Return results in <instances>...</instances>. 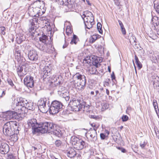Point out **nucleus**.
Listing matches in <instances>:
<instances>
[{
	"instance_id": "nucleus-1",
	"label": "nucleus",
	"mask_w": 159,
	"mask_h": 159,
	"mask_svg": "<svg viewBox=\"0 0 159 159\" xmlns=\"http://www.w3.org/2000/svg\"><path fill=\"white\" fill-rule=\"evenodd\" d=\"M39 132L42 134L50 133L58 137L61 136V131L56 125L52 123L48 122H41Z\"/></svg>"
},
{
	"instance_id": "nucleus-2",
	"label": "nucleus",
	"mask_w": 159,
	"mask_h": 159,
	"mask_svg": "<svg viewBox=\"0 0 159 159\" xmlns=\"http://www.w3.org/2000/svg\"><path fill=\"white\" fill-rule=\"evenodd\" d=\"M83 19L85 28L89 29L94 24V18L92 13L88 11H84L81 16Z\"/></svg>"
},
{
	"instance_id": "nucleus-3",
	"label": "nucleus",
	"mask_w": 159,
	"mask_h": 159,
	"mask_svg": "<svg viewBox=\"0 0 159 159\" xmlns=\"http://www.w3.org/2000/svg\"><path fill=\"white\" fill-rule=\"evenodd\" d=\"M69 106H70L71 110L73 111H79L82 109L84 111L85 109L89 108V106L85 107L83 105H82L80 100L73 99L70 100L69 104Z\"/></svg>"
},
{
	"instance_id": "nucleus-4",
	"label": "nucleus",
	"mask_w": 159,
	"mask_h": 159,
	"mask_svg": "<svg viewBox=\"0 0 159 159\" xmlns=\"http://www.w3.org/2000/svg\"><path fill=\"white\" fill-rule=\"evenodd\" d=\"M62 107L63 105L61 102L57 100L53 101L49 108L50 113L52 115L57 114L62 110Z\"/></svg>"
},
{
	"instance_id": "nucleus-5",
	"label": "nucleus",
	"mask_w": 159,
	"mask_h": 159,
	"mask_svg": "<svg viewBox=\"0 0 159 159\" xmlns=\"http://www.w3.org/2000/svg\"><path fill=\"white\" fill-rule=\"evenodd\" d=\"M49 102L48 99L46 98H41L38 101L37 105L38 108L43 113H46L48 111V108L46 106V103Z\"/></svg>"
},
{
	"instance_id": "nucleus-6",
	"label": "nucleus",
	"mask_w": 159,
	"mask_h": 159,
	"mask_svg": "<svg viewBox=\"0 0 159 159\" xmlns=\"http://www.w3.org/2000/svg\"><path fill=\"white\" fill-rule=\"evenodd\" d=\"M44 2L43 1H37L34 2L33 6L34 14L37 15L35 17H38L43 13V11H42L41 8L44 6Z\"/></svg>"
},
{
	"instance_id": "nucleus-7",
	"label": "nucleus",
	"mask_w": 159,
	"mask_h": 159,
	"mask_svg": "<svg viewBox=\"0 0 159 159\" xmlns=\"http://www.w3.org/2000/svg\"><path fill=\"white\" fill-rule=\"evenodd\" d=\"M2 116L3 121L17 119L19 118L16 112L11 111H7L3 113Z\"/></svg>"
},
{
	"instance_id": "nucleus-8",
	"label": "nucleus",
	"mask_w": 159,
	"mask_h": 159,
	"mask_svg": "<svg viewBox=\"0 0 159 159\" xmlns=\"http://www.w3.org/2000/svg\"><path fill=\"white\" fill-rule=\"evenodd\" d=\"M28 126L35 131L39 132V129H40L41 123H38L35 119H32L29 120L28 121Z\"/></svg>"
},
{
	"instance_id": "nucleus-9",
	"label": "nucleus",
	"mask_w": 159,
	"mask_h": 159,
	"mask_svg": "<svg viewBox=\"0 0 159 159\" xmlns=\"http://www.w3.org/2000/svg\"><path fill=\"white\" fill-rule=\"evenodd\" d=\"M72 143L74 145V147L78 150H81L84 147L85 143L82 140L77 138H74L72 139Z\"/></svg>"
},
{
	"instance_id": "nucleus-10",
	"label": "nucleus",
	"mask_w": 159,
	"mask_h": 159,
	"mask_svg": "<svg viewBox=\"0 0 159 159\" xmlns=\"http://www.w3.org/2000/svg\"><path fill=\"white\" fill-rule=\"evenodd\" d=\"M16 59L19 65L24 66L26 61L25 59L22 56L21 54V51L16 48L15 50Z\"/></svg>"
},
{
	"instance_id": "nucleus-11",
	"label": "nucleus",
	"mask_w": 159,
	"mask_h": 159,
	"mask_svg": "<svg viewBox=\"0 0 159 159\" xmlns=\"http://www.w3.org/2000/svg\"><path fill=\"white\" fill-rule=\"evenodd\" d=\"M29 22V26H30V31L34 33L36 30V28L39 27L38 19L37 18H33L30 20Z\"/></svg>"
},
{
	"instance_id": "nucleus-12",
	"label": "nucleus",
	"mask_w": 159,
	"mask_h": 159,
	"mask_svg": "<svg viewBox=\"0 0 159 159\" xmlns=\"http://www.w3.org/2000/svg\"><path fill=\"white\" fill-rule=\"evenodd\" d=\"M3 132L6 135L9 136L13 133L11 128L10 122H7L4 124L3 128Z\"/></svg>"
},
{
	"instance_id": "nucleus-13",
	"label": "nucleus",
	"mask_w": 159,
	"mask_h": 159,
	"mask_svg": "<svg viewBox=\"0 0 159 159\" xmlns=\"http://www.w3.org/2000/svg\"><path fill=\"white\" fill-rule=\"evenodd\" d=\"M72 84L74 85L75 87L80 90H83L85 86L86 80L80 81H72L71 82Z\"/></svg>"
},
{
	"instance_id": "nucleus-14",
	"label": "nucleus",
	"mask_w": 159,
	"mask_h": 159,
	"mask_svg": "<svg viewBox=\"0 0 159 159\" xmlns=\"http://www.w3.org/2000/svg\"><path fill=\"white\" fill-rule=\"evenodd\" d=\"M24 83L27 87L32 88L34 86L33 78L30 75H27L24 80Z\"/></svg>"
},
{
	"instance_id": "nucleus-15",
	"label": "nucleus",
	"mask_w": 159,
	"mask_h": 159,
	"mask_svg": "<svg viewBox=\"0 0 159 159\" xmlns=\"http://www.w3.org/2000/svg\"><path fill=\"white\" fill-rule=\"evenodd\" d=\"M28 57L30 60L36 61L38 58L37 52L34 50L30 51L28 53Z\"/></svg>"
},
{
	"instance_id": "nucleus-16",
	"label": "nucleus",
	"mask_w": 159,
	"mask_h": 159,
	"mask_svg": "<svg viewBox=\"0 0 159 159\" xmlns=\"http://www.w3.org/2000/svg\"><path fill=\"white\" fill-rule=\"evenodd\" d=\"M37 47L40 50L47 53H50L52 52L51 50L48 48V45L45 43L39 44L37 45Z\"/></svg>"
},
{
	"instance_id": "nucleus-17",
	"label": "nucleus",
	"mask_w": 159,
	"mask_h": 159,
	"mask_svg": "<svg viewBox=\"0 0 159 159\" xmlns=\"http://www.w3.org/2000/svg\"><path fill=\"white\" fill-rule=\"evenodd\" d=\"M9 145L7 143H2L0 147V152L2 154H7L9 152Z\"/></svg>"
},
{
	"instance_id": "nucleus-18",
	"label": "nucleus",
	"mask_w": 159,
	"mask_h": 159,
	"mask_svg": "<svg viewBox=\"0 0 159 159\" xmlns=\"http://www.w3.org/2000/svg\"><path fill=\"white\" fill-rule=\"evenodd\" d=\"M86 80L85 76L81 75L79 73H76L73 76V80L72 81H80Z\"/></svg>"
},
{
	"instance_id": "nucleus-19",
	"label": "nucleus",
	"mask_w": 159,
	"mask_h": 159,
	"mask_svg": "<svg viewBox=\"0 0 159 159\" xmlns=\"http://www.w3.org/2000/svg\"><path fill=\"white\" fill-rule=\"evenodd\" d=\"M68 157L71 158L75 157L76 155V151L72 148L69 149L65 152Z\"/></svg>"
},
{
	"instance_id": "nucleus-20",
	"label": "nucleus",
	"mask_w": 159,
	"mask_h": 159,
	"mask_svg": "<svg viewBox=\"0 0 159 159\" xmlns=\"http://www.w3.org/2000/svg\"><path fill=\"white\" fill-rule=\"evenodd\" d=\"M151 23L154 25V29L157 30L159 28V17L156 16L153 17Z\"/></svg>"
},
{
	"instance_id": "nucleus-21",
	"label": "nucleus",
	"mask_w": 159,
	"mask_h": 159,
	"mask_svg": "<svg viewBox=\"0 0 159 159\" xmlns=\"http://www.w3.org/2000/svg\"><path fill=\"white\" fill-rule=\"evenodd\" d=\"M17 101V103H16L17 106H20L25 107L26 105L28 103L27 100L23 98H20Z\"/></svg>"
},
{
	"instance_id": "nucleus-22",
	"label": "nucleus",
	"mask_w": 159,
	"mask_h": 159,
	"mask_svg": "<svg viewBox=\"0 0 159 159\" xmlns=\"http://www.w3.org/2000/svg\"><path fill=\"white\" fill-rule=\"evenodd\" d=\"M17 72L18 75L20 77L24 76L26 74V72L23 70V68L22 66H19L17 69Z\"/></svg>"
},
{
	"instance_id": "nucleus-23",
	"label": "nucleus",
	"mask_w": 159,
	"mask_h": 159,
	"mask_svg": "<svg viewBox=\"0 0 159 159\" xmlns=\"http://www.w3.org/2000/svg\"><path fill=\"white\" fill-rule=\"evenodd\" d=\"M25 36L21 34H18L16 39L17 43L18 44L21 43L22 41H25Z\"/></svg>"
},
{
	"instance_id": "nucleus-24",
	"label": "nucleus",
	"mask_w": 159,
	"mask_h": 159,
	"mask_svg": "<svg viewBox=\"0 0 159 159\" xmlns=\"http://www.w3.org/2000/svg\"><path fill=\"white\" fill-rule=\"evenodd\" d=\"M64 5L66 6L69 8L73 7L74 2L73 0H63Z\"/></svg>"
},
{
	"instance_id": "nucleus-25",
	"label": "nucleus",
	"mask_w": 159,
	"mask_h": 159,
	"mask_svg": "<svg viewBox=\"0 0 159 159\" xmlns=\"http://www.w3.org/2000/svg\"><path fill=\"white\" fill-rule=\"evenodd\" d=\"M14 132L15 133L14 134L12 133L11 135L9 136L13 141H16L18 138L17 136V134L19 133L18 129H17Z\"/></svg>"
},
{
	"instance_id": "nucleus-26",
	"label": "nucleus",
	"mask_w": 159,
	"mask_h": 159,
	"mask_svg": "<svg viewBox=\"0 0 159 159\" xmlns=\"http://www.w3.org/2000/svg\"><path fill=\"white\" fill-rule=\"evenodd\" d=\"M90 136L93 140H96L97 139L96 130L95 129H93L91 131L90 133Z\"/></svg>"
},
{
	"instance_id": "nucleus-27",
	"label": "nucleus",
	"mask_w": 159,
	"mask_h": 159,
	"mask_svg": "<svg viewBox=\"0 0 159 159\" xmlns=\"http://www.w3.org/2000/svg\"><path fill=\"white\" fill-rule=\"evenodd\" d=\"M35 105H34L33 102H30L29 103L28 102V103L26 105L25 108L29 110L33 111L35 109Z\"/></svg>"
},
{
	"instance_id": "nucleus-28",
	"label": "nucleus",
	"mask_w": 159,
	"mask_h": 159,
	"mask_svg": "<svg viewBox=\"0 0 159 159\" xmlns=\"http://www.w3.org/2000/svg\"><path fill=\"white\" fill-rule=\"evenodd\" d=\"M60 75H53L52 77V83L55 82H57V84H59L60 81L59 80Z\"/></svg>"
},
{
	"instance_id": "nucleus-29",
	"label": "nucleus",
	"mask_w": 159,
	"mask_h": 159,
	"mask_svg": "<svg viewBox=\"0 0 159 159\" xmlns=\"http://www.w3.org/2000/svg\"><path fill=\"white\" fill-rule=\"evenodd\" d=\"M100 62V60L99 58L95 59L94 58L93 60L92 64L96 67L98 68L100 66L99 63Z\"/></svg>"
},
{
	"instance_id": "nucleus-30",
	"label": "nucleus",
	"mask_w": 159,
	"mask_h": 159,
	"mask_svg": "<svg viewBox=\"0 0 159 159\" xmlns=\"http://www.w3.org/2000/svg\"><path fill=\"white\" fill-rule=\"evenodd\" d=\"M28 13L29 15L31 16L35 17L37 16V15L34 14L33 7H30L28 8Z\"/></svg>"
},
{
	"instance_id": "nucleus-31",
	"label": "nucleus",
	"mask_w": 159,
	"mask_h": 159,
	"mask_svg": "<svg viewBox=\"0 0 159 159\" xmlns=\"http://www.w3.org/2000/svg\"><path fill=\"white\" fill-rule=\"evenodd\" d=\"M88 71L89 73L91 74H95L97 71L96 68L92 66H90L89 68Z\"/></svg>"
},
{
	"instance_id": "nucleus-32",
	"label": "nucleus",
	"mask_w": 159,
	"mask_h": 159,
	"mask_svg": "<svg viewBox=\"0 0 159 159\" xmlns=\"http://www.w3.org/2000/svg\"><path fill=\"white\" fill-rule=\"evenodd\" d=\"M39 39L40 41L42 42V43H45L48 39V36L43 34L42 36L39 38Z\"/></svg>"
},
{
	"instance_id": "nucleus-33",
	"label": "nucleus",
	"mask_w": 159,
	"mask_h": 159,
	"mask_svg": "<svg viewBox=\"0 0 159 159\" xmlns=\"http://www.w3.org/2000/svg\"><path fill=\"white\" fill-rule=\"evenodd\" d=\"M79 41V39L77 36L75 35L74 34L73 37L70 42L71 44H76L77 42Z\"/></svg>"
},
{
	"instance_id": "nucleus-34",
	"label": "nucleus",
	"mask_w": 159,
	"mask_h": 159,
	"mask_svg": "<svg viewBox=\"0 0 159 159\" xmlns=\"http://www.w3.org/2000/svg\"><path fill=\"white\" fill-rule=\"evenodd\" d=\"M153 85L154 88L159 87V78L157 76L153 81Z\"/></svg>"
},
{
	"instance_id": "nucleus-35",
	"label": "nucleus",
	"mask_w": 159,
	"mask_h": 159,
	"mask_svg": "<svg viewBox=\"0 0 159 159\" xmlns=\"http://www.w3.org/2000/svg\"><path fill=\"white\" fill-rule=\"evenodd\" d=\"M97 39L96 35H93L91 36L89 39V42L90 43H94Z\"/></svg>"
},
{
	"instance_id": "nucleus-36",
	"label": "nucleus",
	"mask_w": 159,
	"mask_h": 159,
	"mask_svg": "<svg viewBox=\"0 0 159 159\" xmlns=\"http://www.w3.org/2000/svg\"><path fill=\"white\" fill-rule=\"evenodd\" d=\"M69 94L68 92L65 93L63 94H62L61 96L63 98L65 99V100L66 101H68L70 99Z\"/></svg>"
},
{
	"instance_id": "nucleus-37",
	"label": "nucleus",
	"mask_w": 159,
	"mask_h": 159,
	"mask_svg": "<svg viewBox=\"0 0 159 159\" xmlns=\"http://www.w3.org/2000/svg\"><path fill=\"white\" fill-rule=\"evenodd\" d=\"M102 25L101 23L99 22L98 23L97 25V28L100 34H102Z\"/></svg>"
},
{
	"instance_id": "nucleus-38",
	"label": "nucleus",
	"mask_w": 159,
	"mask_h": 159,
	"mask_svg": "<svg viewBox=\"0 0 159 159\" xmlns=\"http://www.w3.org/2000/svg\"><path fill=\"white\" fill-rule=\"evenodd\" d=\"M72 32V30H71L70 27L67 26L66 30V32L67 35L71 34Z\"/></svg>"
},
{
	"instance_id": "nucleus-39",
	"label": "nucleus",
	"mask_w": 159,
	"mask_h": 159,
	"mask_svg": "<svg viewBox=\"0 0 159 159\" xmlns=\"http://www.w3.org/2000/svg\"><path fill=\"white\" fill-rule=\"evenodd\" d=\"M153 105L154 107L155 111H156V113H157V109L158 108L157 103V101L156 100H153Z\"/></svg>"
},
{
	"instance_id": "nucleus-40",
	"label": "nucleus",
	"mask_w": 159,
	"mask_h": 159,
	"mask_svg": "<svg viewBox=\"0 0 159 159\" xmlns=\"http://www.w3.org/2000/svg\"><path fill=\"white\" fill-rule=\"evenodd\" d=\"M41 148V146L39 144L35 145V146L32 147V150L33 149L34 151H35L36 150L39 149Z\"/></svg>"
},
{
	"instance_id": "nucleus-41",
	"label": "nucleus",
	"mask_w": 159,
	"mask_h": 159,
	"mask_svg": "<svg viewBox=\"0 0 159 159\" xmlns=\"http://www.w3.org/2000/svg\"><path fill=\"white\" fill-rule=\"evenodd\" d=\"M102 107L101 109L102 111H103L108 108L109 106L107 103H105L102 105Z\"/></svg>"
},
{
	"instance_id": "nucleus-42",
	"label": "nucleus",
	"mask_w": 159,
	"mask_h": 159,
	"mask_svg": "<svg viewBox=\"0 0 159 159\" xmlns=\"http://www.w3.org/2000/svg\"><path fill=\"white\" fill-rule=\"evenodd\" d=\"M58 94L61 96L62 95V94H63L65 93H67V91L66 89H65L64 90H63L61 91H58Z\"/></svg>"
},
{
	"instance_id": "nucleus-43",
	"label": "nucleus",
	"mask_w": 159,
	"mask_h": 159,
	"mask_svg": "<svg viewBox=\"0 0 159 159\" xmlns=\"http://www.w3.org/2000/svg\"><path fill=\"white\" fill-rule=\"evenodd\" d=\"M62 143L59 140H57L55 143V144L57 147H59Z\"/></svg>"
},
{
	"instance_id": "nucleus-44",
	"label": "nucleus",
	"mask_w": 159,
	"mask_h": 159,
	"mask_svg": "<svg viewBox=\"0 0 159 159\" xmlns=\"http://www.w3.org/2000/svg\"><path fill=\"white\" fill-rule=\"evenodd\" d=\"M123 121H127L128 119V117L126 115H123L121 118Z\"/></svg>"
},
{
	"instance_id": "nucleus-45",
	"label": "nucleus",
	"mask_w": 159,
	"mask_h": 159,
	"mask_svg": "<svg viewBox=\"0 0 159 159\" xmlns=\"http://www.w3.org/2000/svg\"><path fill=\"white\" fill-rule=\"evenodd\" d=\"M8 84L11 86L12 87L14 85L12 80L10 79H8L7 80Z\"/></svg>"
},
{
	"instance_id": "nucleus-46",
	"label": "nucleus",
	"mask_w": 159,
	"mask_h": 159,
	"mask_svg": "<svg viewBox=\"0 0 159 159\" xmlns=\"http://www.w3.org/2000/svg\"><path fill=\"white\" fill-rule=\"evenodd\" d=\"M130 42L132 43H136V39L134 36H132L129 39Z\"/></svg>"
},
{
	"instance_id": "nucleus-47",
	"label": "nucleus",
	"mask_w": 159,
	"mask_h": 159,
	"mask_svg": "<svg viewBox=\"0 0 159 159\" xmlns=\"http://www.w3.org/2000/svg\"><path fill=\"white\" fill-rule=\"evenodd\" d=\"M84 62L89 64L91 62V60L88 57L85 58L84 60Z\"/></svg>"
},
{
	"instance_id": "nucleus-48",
	"label": "nucleus",
	"mask_w": 159,
	"mask_h": 159,
	"mask_svg": "<svg viewBox=\"0 0 159 159\" xmlns=\"http://www.w3.org/2000/svg\"><path fill=\"white\" fill-rule=\"evenodd\" d=\"M111 79L112 80L113 82L115 84H116L115 82L114 81H115V74L114 72H113L111 75Z\"/></svg>"
},
{
	"instance_id": "nucleus-49",
	"label": "nucleus",
	"mask_w": 159,
	"mask_h": 159,
	"mask_svg": "<svg viewBox=\"0 0 159 159\" xmlns=\"http://www.w3.org/2000/svg\"><path fill=\"white\" fill-rule=\"evenodd\" d=\"M154 7L157 12L159 14V2L157 3L156 6H155L154 4Z\"/></svg>"
},
{
	"instance_id": "nucleus-50",
	"label": "nucleus",
	"mask_w": 159,
	"mask_h": 159,
	"mask_svg": "<svg viewBox=\"0 0 159 159\" xmlns=\"http://www.w3.org/2000/svg\"><path fill=\"white\" fill-rule=\"evenodd\" d=\"M50 69L47 67H46V72H45V74L46 75H49L50 74Z\"/></svg>"
},
{
	"instance_id": "nucleus-51",
	"label": "nucleus",
	"mask_w": 159,
	"mask_h": 159,
	"mask_svg": "<svg viewBox=\"0 0 159 159\" xmlns=\"http://www.w3.org/2000/svg\"><path fill=\"white\" fill-rule=\"evenodd\" d=\"M0 30L1 31V34H2L4 35L5 34V28L4 27H0Z\"/></svg>"
},
{
	"instance_id": "nucleus-52",
	"label": "nucleus",
	"mask_w": 159,
	"mask_h": 159,
	"mask_svg": "<svg viewBox=\"0 0 159 159\" xmlns=\"http://www.w3.org/2000/svg\"><path fill=\"white\" fill-rule=\"evenodd\" d=\"M146 145V143L144 141L142 142L141 141L140 143V146L142 148H143Z\"/></svg>"
},
{
	"instance_id": "nucleus-53",
	"label": "nucleus",
	"mask_w": 159,
	"mask_h": 159,
	"mask_svg": "<svg viewBox=\"0 0 159 159\" xmlns=\"http://www.w3.org/2000/svg\"><path fill=\"white\" fill-rule=\"evenodd\" d=\"M136 63L138 67V69L140 70L142 67V64L139 61L136 62Z\"/></svg>"
},
{
	"instance_id": "nucleus-54",
	"label": "nucleus",
	"mask_w": 159,
	"mask_h": 159,
	"mask_svg": "<svg viewBox=\"0 0 159 159\" xmlns=\"http://www.w3.org/2000/svg\"><path fill=\"white\" fill-rule=\"evenodd\" d=\"M121 30L123 35H125L126 34V30L124 27L121 28Z\"/></svg>"
},
{
	"instance_id": "nucleus-55",
	"label": "nucleus",
	"mask_w": 159,
	"mask_h": 159,
	"mask_svg": "<svg viewBox=\"0 0 159 159\" xmlns=\"http://www.w3.org/2000/svg\"><path fill=\"white\" fill-rule=\"evenodd\" d=\"M56 1L58 2V3L61 5H64V1L63 0H56Z\"/></svg>"
},
{
	"instance_id": "nucleus-56",
	"label": "nucleus",
	"mask_w": 159,
	"mask_h": 159,
	"mask_svg": "<svg viewBox=\"0 0 159 159\" xmlns=\"http://www.w3.org/2000/svg\"><path fill=\"white\" fill-rule=\"evenodd\" d=\"M90 118L93 119H97L99 118V116H96L94 115H91L90 116Z\"/></svg>"
},
{
	"instance_id": "nucleus-57",
	"label": "nucleus",
	"mask_w": 159,
	"mask_h": 159,
	"mask_svg": "<svg viewBox=\"0 0 159 159\" xmlns=\"http://www.w3.org/2000/svg\"><path fill=\"white\" fill-rule=\"evenodd\" d=\"M100 137L101 139H105V136L103 133H101L100 134Z\"/></svg>"
},
{
	"instance_id": "nucleus-58",
	"label": "nucleus",
	"mask_w": 159,
	"mask_h": 159,
	"mask_svg": "<svg viewBox=\"0 0 159 159\" xmlns=\"http://www.w3.org/2000/svg\"><path fill=\"white\" fill-rule=\"evenodd\" d=\"M118 22L119 24L120 27V28H122V27H124V25H123L122 22L120 20H118Z\"/></svg>"
},
{
	"instance_id": "nucleus-59",
	"label": "nucleus",
	"mask_w": 159,
	"mask_h": 159,
	"mask_svg": "<svg viewBox=\"0 0 159 159\" xmlns=\"http://www.w3.org/2000/svg\"><path fill=\"white\" fill-rule=\"evenodd\" d=\"M5 91H2V94L1 95H0V98L3 97L5 95Z\"/></svg>"
},
{
	"instance_id": "nucleus-60",
	"label": "nucleus",
	"mask_w": 159,
	"mask_h": 159,
	"mask_svg": "<svg viewBox=\"0 0 159 159\" xmlns=\"http://www.w3.org/2000/svg\"><path fill=\"white\" fill-rule=\"evenodd\" d=\"M7 159H15V158L12 155H10L8 156Z\"/></svg>"
},
{
	"instance_id": "nucleus-61",
	"label": "nucleus",
	"mask_w": 159,
	"mask_h": 159,
	"mask_svg": "<svg viewBox=\"0 0 159 159\" xmlns=\"http://www.w3.org/2000/svg\"><path fill=\"white\" fill-rule=\"evenodd\" d=\"M65 89V87L63 86H59L58 89V91H62L63 90H64Z\"/></svg>"
},
{
	"instance_id": "nucleus-62",
	"label": "nucleus",
	"mask_w": 159,
	"mask_h": 159,
	"mask_svg": "<svg viewBox=\"0 0 159 159\" xmlns=\"http://www.w3.org/2000/svg\"><path fill=\"white\" fill-rule=\"evenodd\" d=\"M135 60V63L139 61V59L137 56L135 55L134 56Z\"/></svg>"
},
{
	"instance_id": "nucleus-63",
	"label": "nucleus",
	"mask_w": 159,
	"mask_h": 159,
	"mask_svg": "<svg viewBox=\"0 0 159 159\" xmlns=\"http://www.w3.org/2000/svg\"><path fill=\"white\" fill-rule=\"evenodd\" d=\"M68 45V43L65 42L63 46V48H64L67 47Z\"/></svg>"
},
{
	"instance_id": "nucleus-64",
	"label": "nucleus",
	"mask_w": 159,
	"mask_h": 159,
	"mask_svg": "<svg viewBox=\"0 0 159 159\" xmlns=\"http://www.w3.org/2000/svg\"><path fill=\"white\" fill-rule=\"evenodd\" d=\"M155 132H156V136L158 137V138L159 139V132L158 131L157 132L155 131Z\"/></svg>"
}]
</instances>
